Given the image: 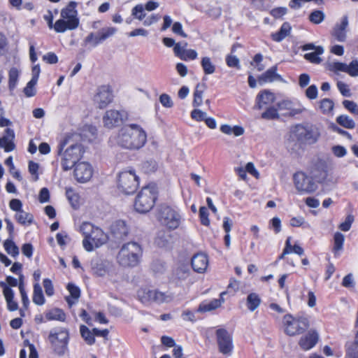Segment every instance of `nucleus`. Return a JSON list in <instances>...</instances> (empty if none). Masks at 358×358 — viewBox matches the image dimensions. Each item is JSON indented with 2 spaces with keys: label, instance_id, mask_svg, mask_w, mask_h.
<instances>
[{
  "label": "nucleus",
  "instance_id": "nucleus-1",
  "mask_svg": "<svg viewBox=\"0 0 358 358\" xmlns=\"http://www.w3.org/2000/svg\"><path fill=\"white\" fill-rule=\"evenodd\" d=\"M147 141L146 131L140 124L136 123L124 124L109 139L111 145L130 151L141 150L145 145Z\"/></svg>",
  "mask_w": 358,
  "mask_h": 358
},
{
  "label": "nucleus",
  "instance_id": "nucleus-2",
  "mask_svg": "<svg viewBox=\"0 0 358 358\" xmlns=\"http://www.w3.org/2000/svg\"><path fill=\"white\" fill-rule=\"evenodd\" d=\"M66 144L67 139H64L57 146V155L61 156V164L64 171H69L76 166L85 152L80 143L72 144L63 151Z\"/></svg>",
  "mask_w": 358,
  "mask_h": 358
},
{
  "label": "nucleus",
  "instance_id": "nucleus-3",
  "mask_svg": "<svg viewBox=\"0 0 358 358\" xmlns=\"http://www.w3.org/2000/svg\"><path fill=\"white\" fill-rule=\"evenodd\" d=\"M77 3L71 1L61 10V19L57 20L54 24V29L57 33H64L66 30L76 29L79 25Z\"/></svg>",
  "mask_w": 358,
  "mask_h": 358
},
{
  "label": "nucleus",
  "instance_id": "nucleus-4",
  "mask_svg": "<svg viewBox=\"0 0 358 358\" xmlns=\"http://www.w3.org/2000/svg\"><path fill=\"white\" fill-rule=\"evenodd\" d=\"M142 255L141 245L136 242H128L121 247L117 259L122 266L134 267L140 263Z\"/></svg>",
  "mask_w": 358,
  "mask_h": 358
},
{
  "label": "nucleus",
  "instance_id": "nucleus-5",
  "mask_svg": "<svg viewBox=\"0 0 358 358\" xmlns=\"http://www.w3.org/2000/svg\"><path fill=\"white\" fill-rule=\"evenodd\" d=\"M157 193V188L155 184H150L142 188L135 200L136 210L140 213L149 212L155 203Z\"/></svg>",
  "mask_w": 358,
  "mask_h": 358
},
{
  "label": "nucleus",
  "instance_id": "nucleus-6",
  "mask_svg": "<svg viewBox=\"0 0 358 358\" xmlns=\"http://www.w3.org/2000/svg\"><path fill=\"white\" fill-rule=\"evenodd\" d=\"M157 219L169 229H176L180 226L182 217L176 208L163 204L158 209Z\"/></svg>",
  "mask_w": 358,
  "mask_h": 358
},
{
  "label": "nucleus",
  "instance_id": "nucleus-7",
  "mask_svg": "<svg viewBox=\"0 0 358 358\" xmlns=\"http://www.w3.org/2000/svg\"><path fill=\"white\" fill-rule=\"evenodd\" d=\"M292 133L298 141L310 145L315 143L320 136L319 129L313 125L297 124Z\"/></svg>",
  "mask_w": 358,
  "mask_h": 358
},
{
  "label": "nucleus",
  "instance_id": "nucleus-8",
  "mask_svg": "<svg viewBox=\"0 0 358 358\" xmlns=\"http://www.w3.org/2000/svg\"><path fill=\"white\" fill-rule=\"evenodd\" d=\"M48 339L54 352L59 356L64 355L67 350L69 343V331L67 329L64 328L52 329Z\"/></svg>",
  "mask_w": 358,
  "mask_h": 358
},
{
  "label": "nucleus",
  "instance_id": "nucleus-9",
  "mask_svg": "<svg viewBox=\"0 0 358 358\" xmlns=\"http://www.w3.org/2000/svg\"><path fill=\"white\" fill-rule=\"evenodd\" d=\"M282 324L285 333L289 336L302 334L309 326L307 319L296 318L290 314L284 315Z\"/></svg>",
  "mask_w": 358,
  "mask_h": 358
},
{
  "label": "nucleus",
  "instance_id": "nucleus-10",
  "mask_svg": "<svg viewBox=\"0 0 358 358\" xmlns=\"http://www.w3.org/2000/svg\"><path fill=\"white\" fill-rule=\"evenodd\" d=\"M139 185L138 177L133 170L122 171L119 174L117 187L125 194L136 192Z\"/></svg>",
  "mask_w": 358,
  "mask_h": 358
},
{
  "label": "nucleus",
  "instance_id": "nucleus-11",
  "mask_svg": "<svg viewBox=\"0 0 358 358\" xmlns=\"http://www.w3.org/2000/svg\"><path fill=\"white\" fill-rule=\"evenodd\" d=\"M294 185L301 194H311L317 189V184L313 176L303 171H297L293 176Z\"/></svg>",
  "mask_w": 358,
  "mask_h": 358
},
{
  "label": "nucleus",
  "instance_id": "nucleus-12",
  "mask_svg": "<svg viewBox=\"0 0 358 358\" xmlns=\"http://www.w3.org/2000/svg\"><path fill=\"white\" fill-rule=\"evenodd\" d=\"M216 342L219 352L225 356H230L234 350L233 338L231 334L224 328L215 330Z\"/></svg>",
  "mask_w": 358,
  "mask_h": 358
},
{
  "label": "nucleus",
  "instance_id": "nucleus-13",
  "mask_svg": "<svg viewBox=\"0 0 358 358\" xmlns=\"http://www.w3.org/2000/svg\"><path fill=\"white\" fill-rule=\"evenodd\" d=\"M117 31V28L114 27H103L96 33H90L85 38L84 43L85 45L89 44L92 48H95L105 41L107 38L113 36Z\"/></svg>",
  "mask_w": 358,
  "mask_h": 358
},
{
  "label": "nucleus",
  "instance_id": "nucleus-14",
  "mask_svg": "<svg viewBox=\"0 0 358 358\" xmlns=\"http://www.w3.org/2000/svg\"><path fill=\"white\" fill-rule=\"evenodd\" d=\"M113 99V92L109 85H101L97 88L94 96V102L99 108H106Z\"/></svg>",
  "mask_w": 358,
  "mask_h": 358
},
{
  "label": "nucleus",
  "instance_id": "nucleus-15",
  "mask_svg": "<svg viewBox=\"0 0 358 358\" xmlns=\"http://www.w3.org/2000/svg\"><path fill=\"white\" fill-rule=\"evenodd\" d=\"M329 70L335 73L344 72L352 77L358 76V60L353 59L349 64L343 62H333L329 64Z\"/></svg>",
  "mask_w": 358,
  "mask_h": 358
},
{
  "label": "nucleus",
  "instance_id": "nucleus-16",
  "mask_svg": "<svg viewBox=\"0 0 358 358\" xmlns=\"http://www.w3.org/2000/svg\"><path fill=\"white\" fill-rule=\"evenodd\" d=\"M93 169L90 164L85 162H78L75 166L74 176L79 182H86L92 177Z\"/></svg>",
  "mask_w": 358,
  "mask_h": 358
},
{
  "label": "nucleus",
  "instance_id": "nucleus-17",
  "mask_svg": "<svg viewBox=\"0 0 358 358\" xmlns=\"http://www.w3.org/2000/svg\"><path fill=\"white\" fill-rule=\"evenodd\" d=\"M278 109L288 110L289 116L300 115L306 111V108L299 101H292L289 99L282 100L277 103Z\"/></svg>",
  "mask_w": 358,
  "mask_h": 358
},
{
  "label": "nucleus",
  "instance_id": "nucleus-18",
  "mask_svg": "<svg viewBox=\"0 0 358 358\" xmlns=\"http://www.w3.org/2000/svg\"><path fill=\"white\" fill-rule=\"evenodd\" d=\"M126 114L123 110H107L103 117L104 126L111 129L119 125L123 121Z\"/></svg>",
  "mask_w": 358,
  "mask_h": 358
},
{
  "label": "nucleus",
  "instance_id": "nucleus-19",
  "mask_svg": "<svg viewBox=\"0 0 358 358\" xmlns=\"http://www.w3.org/2000/svg\"><path fill=\"white\" fill-rule=\"evenodd\" d=\"M348 17H342L340 23H337L332 31V36L339 42H344L347 38V28L348 27Z\"/></svg>",
  "mask_w": 358,
  "mask_h": 358
},
{
  "label": "nucleus",
  "instance_id": "nucleus-20",
  "mask_svg": "<svg viewBox=\"0 0 358 358\" xmlns=\"http://www.w3.org/2000/svg\"><path fill=\"white\" fill-rule=\"evenodd\" d=\"M15 135L14 130L10 128H7L4 131V134L0 137V148L4 150L6 152L13 151L15 148L14 143Z\"/></svg>",
  "mask_w": 358,
  "mask_h": 358
},
{
  "label": "nucleus",
  "instance_id": "nucleus-21",
  "mask_svg": "<svg viewBox=\"0 0 358 358\" xmlns=\"http://www.w3.org/2000/svg\"><path fill=\"white\" fill-rule=\"evenodd\" d=\"M191 264L195 272L203 273L208 266V256L203 253H197L192 257Z\"/></svg>",
  "mask_w": 358,
  "mask_h": 358
},
{
  "label": "nucleus",
  "instance_id": "nucleus-22",
  "mask_svg": "<svg viewBox=\"0 0 358 358\" xmlns=\"http://www.w3.org/2000/svg\"><path fill=\"white\" fill-rule=\"evenodd\" d=\"M275 99V94L268 90L261 91L256 97L255 108L262 109L263 108L271 105Z\"/></svg>",
  "mask_w": 358,
  "mask_h": 358
},
{
  "label": "nucleus",
  "instance_id": "nucleus-23",
  "mask_svg": "<svg viewBox=\"0 0 358 358\" xmlns=\"http://www.w3.org/2000/svg\"><path fill=\"white\" fill-rule=\"evenodd\" d=\"M319 335L315 330H310L305 336H302L299 345L303 350H309L317 343Z\"/></svg>",
  "mask_w": 358,
  "mask_h": 358
},
{
  "label": "nucleus",
  "instance_id": "nucleus-24",
  "mask_svg": "<svg viewBox=\"0 0 358 358\" xmlns=\"http://www.w3.org/2000/svg\"><path fill=\"white\" fill-rule=\"evenodd\" d=\"M96 227H95L94 224L88 222H83L80 227V231L85 237L83 241V245L85 250L87 252H92L93 250V247H92L90 241H89V236Z\"/></svg>",
  "mask_w": 358,
  "mask_h": 358
},
{
  "label": "nucleus",
  "instance_id": "nucleus-25",
  "mask_svg": "<svg viewBox=\"0 0 358 358\" xmlns=\"http://www.w3.org/2000/svg\"><path fill=\"white\" fill-rule=\"evenodd\" d=\"M0 287L3 289V294L9 311H15L18 309V303L14 300V292L4 282H0Z\"/></svg>",
  "mask_w": 358,
  "mask_h": 358
},
{
  "label": "nucleus",
  "instance_id": "nucleus-26",
  "mask_svg": "<svg viewBox=\"0 0 358 358\" xmlns=\"http://www.w3.org/2000/svg\"><path fill=\"white\" fill-rule=\"evenodd\" d=\"M108 238L107 234H105L99 227H96L89 236V241H90L93 249L94 248H99L106 243L108 241Z\"/></svg>",
  "mask_w": 358,
  "mask_h": 358
},
{
  "label": "nucleus",
  "instance_id": "nucleus-27",
  "mask_svg": "<svg viewBox=\"0 0 358 358\" xmlns=\"http://www.w3.org/2000/svg\"><path fill=\"white\" fill-rule=\"evenodd\" d=\"M277 66L271 67L259 76V81L263 83H272L275 80L284 82V79L277 73Z\"/></svg>",
  "mask_w": 358,
  "mask_h": 358
},
{
  "label": "nucleus",
  "instance_id": "nucleus-28",
  "mask_svg": "<svg viewBox=\"0 0 358 358\" xmlns=\"http://www.w3.org/2000/svg\"><path fill=\"white\" fill-rule=\"evenodd\" d=\"M226 294V292H223L220 294V299H213L208 303H202L199 305L197 311L199 313H204L215 310L220 307L224 302L223 296Z\"/></svg>",
  "mask_w": 358,
  "mask_h": 358
},
{
  "label": "nucleus",
  "instance_id": "nucleus-29",
  "mask_svg": "<svg viewBox=\"0 0 358 358\" xmlns=\"http://www.w3.org/2000/svg\"><path fill=\"white\" fill-rule=\"evenodd\" d=\"M292 27L287 22H284L278 31L272 33L271 37L275 42H281L291 33Z\"/></svg>",
  "mask_w": 358,
  "mask_h": 358
},
{
  "label": "nucleus",
  "instance_id": "nucleus-30",
  "mask_svg": "<svg viewBox=\"0 0 358 358\" xmlns=\"http://www.w3.org/2000/svg\"><path fill=\"white\" fill-rule=\"evenodd\" d=\"M345 236L341 232H336L334 235V246L332 252L336 257L340 256L341 252L343 249Z\"/></svg>",
  "mask_w": 358,
  "mask_h": 358
},
{
  "label": "nucleus",
  "instance_id": "nucleus-31",
  "mask_svg": "<svg viewBox=\"0 0 358 358\" xmlns=\"http://www.w3.org/2000/svg\"><path fill=\"white\" fill-rule=\"evenodd\" d=\"M67 289L70 293V296H67L66 300L69 305L72 306L74 305L80 296V290L78 287L72 283H69L67 285Z\"/></svg>",
  "mask_w": 358,
  "mask_h": 358
},
{
  "label": "nucleus",
  "instance_id": "nucleus-32",
  "mask_svg": "<svg viewBox=\"0 0 358 358\" xmlns=\"http://www.w3.org/2000/svg\"><path fill=\"white\" fill-rule=\"evenodd\" d=\"M152 302L157 303H168L172 301L173 294L169 292H162L157 289H153Z\"/></svg>",
  "mask_w": 358,
  "mask_h": 358
},
{
  "label": "nucleus",
  "instance_id": "nucleus-33",
  "mask_svg": "<svg viewBox=\"0 0 358 358\" xmlns=\"http://www.w3.org/2000/svg\"><path fill=\"white\" fill-rule=\"evenodd\" d=\"M317 104L318 108L322 114L327 115H332L333 109L334 107V103L333 100L328 98H324L320 100Z\"/></svg>",
  "mask_w": 358,
  "mask_h": 358
},
{
  "label": "nucleus",
  "instance_id": "nucleus-34",
  "mask_svg": "<svg viewBox=\"0 0 358 358\" xmlns=\"http://www.w3.org/2000/svg\"><path fill=\"white\" fill-rule=\"evenodd\" d=\"M220 131L227 135H234L235 136H240L244 134V129L241 126L231 127L229 124H222L220 127Z\"/></svg>",
  "mask_w": 358,
  "mask_h": 358
},
{
  "label": "nucleus",
  "instance_id": "nucleus-35",
  "mask_svg": "<svg viewBox=\"0 0 358 358\" xmlns=\"http://www.w3.org/2000/svg\"><path fill=\"white\" fill-rule=\"evenodd\" d=\"M15 219L19 224L23 226H29L34 221L33 215L31 213L24 211L23 210L15 213Z\"/></svg>",
  "mask_w": 358,
  "mask_h": 358
},
{
  "label": "nucleus",
  "instance_id": "nucleus-36",
  "mask_svg": "<svg viewBox=\"0 0 358 358\" xmlns=\"http://www.w3.org/2000/svg\"><path fill=\"white\" fill-rule=\"evenodd\" d=\"M201 66L206 75L213 74L216 71V66L209 57H203L201 58Z\"/></svg>",
  "mask_w": 358,
  "mask_h": 358
},
{
  "label": "nucleus",
  "instance_id": "nucleus-37",
  "mask_svg": "<svg viewBox=\"0 0 358 358\" xmlns=\"http://www.w3.org/2000/svg\"><path fill=\"white\" fill-rule=\"evenodd\" d=\"M45 317L47 320H59V321H64L66 318L65 313L64 311L59 308H53L49 311H48Z\"/></svg>",
  "mask_w": 358,
  "mask_h": 358
},
{
  "label": "nucleus",
  "instance_id": "nucleus-38",
  "mask_svg": "<svg viewBox=\"0 0 358 358\" xmlns=\"http://www.w3.org/2000/svg\"><path fill=\"white\" fill-rule=\"evenodd\" d=\"M323 52L324 48L322 46H317L316 51L305 54L304 58L311 63L320 64L322 59L319 56L323 54Z\"/></svg>",
  "mask_w": 358,
  "mask_h": 358
},
{
  "label": "nucleus",
  "instance_id": "nucleus-39",
  "mask_svg": "<svg viewBox=\"0 0 358 358\" xmlns=\"http://www.w3.org/2000/svg\"><path fill=\"white\" fill-rule=\"evenodd\" d=\"M261 303V299L256 293H250L247 297V306L250 311L256 310Z\"/></svg>",
  "mask_w": 358,
  "mask_h": 358
},
{
  "label": "nucleus",
  "instance_id": "nucleus-40",
  "mask_svg": "<svg viewBox=\"0 0 358 358\" xmlns=\"http://www.w3.org/2000/svg\"><path fill=\"white\" fill-rule=\"evenodd\" d=\"M153 289L141 288L138 291V297L144 304L152 303Z\"/></svg>",
  "mask_w": 358,
  "mask_h": 358
},
{
  "label": "nucleus",
  "instance_id": "nucleus-41",
  "mask_svg": "<svg viewBox=\"0 0 358 358\" xmlns=\"http://www.w3.org/2000/svg\"><path fill=\"white\" fill-rule=\"evenodd\" d=\"M33 302L39 306L45 303L42 288L38 283L34 285Z\"/></svg>",
  "mask_w": 358,
  "mask_h": 358
},
{
  "label": "nucleus",
  "instance_id": "nucleus-42",
  "mask_svg": "<svg viewBox=\"0 0 358 358\" xmlns=\"http://www.w3.org/2000/svg\"><path fill=\"white\" fill-rule=\"evenodd\" d=\"M336 122L339 125H341L346 129H352L355 127V121L352 118H350L349 116L345 115H341L338 116L336 117Z\"/></svg>",
  "mask_w": 358,
  "mask_h": 358
},
{
  "label": "nucleus",
  "instance_id": "nucleus-43",
  "mask_svg": "<svg viewBox=\"0 0 358 358\" xmlns=\"http://www.w3.org/2000/svg\"><path fill=\"white\" fill-rule=\"evenodd\" d=\"M19 78L18 70L13 67L11 68L8 73V87L10 91L14 90L16 87Z\"/></svg>",
  "mask_w": 358,
  "mask_h": 358
},
{
  "label": "nucleus",
  "instance_id": "nucleus-44",
  "mask_svg": "<svg viewBox=\"0 0 358 358\" xmlns=\"http://www.w3.org/2000/svg\"><path fill=\"white\" fill-rule=\"evenodd\" d=\"M169 239V233L162 231L157 234L155 240V243L160 248H165L168 245Z\"/></svg>",
  "mask_w": 358,
  "mask_h": 358
},
{
  "label": "nucleus",
  "instance_id": "nucleus-45",
  "mask_svg": "<svg viewBox=\"0 0 358 358\" xmlns=\"http://www.w3.org/2000/svg\"><path fill=\"white\" fill-rule=\"evenodd\" d=\"M3 247L8 254L13 257H16L19 255V248L12 240V238L7 239L3 243Z\"/></svg>",
  "mask_w": 358,
  "mask_h": 358
},
{
  "label": "nucleus",
  "instance_id": "nucleus-46",
  "mask_svg": "<svg viewBox=\"0 0 358 358\" xmlns=\"http://www.w3.org/2000/svg\"><path fill=\"white\" fill-rule=\"evenodd\" d=\"M80 331L82 337L88 345H93L95 343V338L93 334L86 326L81 325Z\"/></svg>",
  "mask_w": 358,
  "mask_h": 358
},
{
  "label": "nucleus",
  "instance_id": "nucleus-47",
  "mask_svg": "<svg viewBox=\"0 0 358 358\" xmlns=\"http://www.w3.org/2000/svg\"><path fill=\"white\" fill-rule=\"evenodd\" d=\"M313 178L316 183H323L327 178V171L324 167L317 168L312 172Z\"/></svg>",
  "mask_w": 358,
  "mask_h": 358
},
{
  "label": "nucleus",
  "instance_id": "nucleus-48",
  "mask_svg": "<svg viewBox=\"0 0 358 358\" xmlns=\"http://www.w3.org/2000/svg\"><path fill=\"white\" fill-rule=\"evenodd\" d=\"M66 196L73 208H77L79 206V195L72 188H67Z\"/></svg>",
  "mask_w": 358,
  "mask_h": 358
},
{
  "label": "nucleus",
  "instance_id": "nucleus-49",
  "mask_svg": "<svg viewBox=\"0 0 358 358\" xmlns=\"http://www.w3.org/2000/svg\"><path fill=\"white\" fill-rule=\"evenodd\" d=\"M290 225L294 227H302L303 229H310V225L305 221L303 217H294L290 220Z\"/></svg>",
  "mask_w": 358,
  "mask_h": 358
},
{
  "label": "nucleus",
  "instance_id": "nucleus-50",
  "mask_svg": "<svg viewBox=\"0 0 358 358\" xmlns=\"http://www.w3.org/2000/svg\"><path fill=\"white\" fill-rule=\"evenodd\" d=\"M143 4H137L131 10V15L138 20H142L145 17Z\"/></svg>",
  "mask_w": 358,
  "mask_h": 358
},
{
  "label": "nucleus",
  "instance_id": "nucleus-51",
  "mask_svg": "<svg viewBox=\"0 0 358 358\" xmlns=\"http://www.w3.org/2000/svg\"><path fill=\"white\" fill-rule=\"evenodd\" d=\"M324 13L321 10H314L309 15V20L311 22L318 24L324 19Z\"/></svg>",
  "mask_w": 358,
  "mask_h": 358
},
{
  "label": "nucleus",
  "instance_id": "nucleus-52",
  "mask_svg": "<svg viewBox=\"0 0 358 358\" xmlns=\"http://www.w3.org/2000/svg\"><path fill=\"white\" fill-rule=\"evenodd\" d=\"M262 117L265 120H275L279 117L278 109L275 107H268L266 111L262 114Z\"/></svg>",
  "mask_w": 358,
  "mask_h": 358
},
{
  "label": "nucleus",
  "instance_id": "nucleus-53",
  "mask_svg": "<svg viewBox=\"0 0 358 358\" xmlns=\"http://www.w3.org/2000/svg\"><path fill=\"white\" fill-rule=\"evenodd\" d=\"M37 82L31 80L27 83L26 87L24 88L23 92L27 97H32L35 96L36 90L35 86Z\"/></svg>",
  "mask_w": 358,
  "mask_h": 358
},
{
  "label": "nucleus",
  "instance_id": "nucleus-54",
  "mask_svg": "<svg viewBox=\"0 0 358 358\" xmlns=\"http://www.w3.org/2000/svg\"><path fill=\"white\" fill-rule=\"evenodd\" d=\"M347 356L349 358H358V343L356 338L355 342L348 348Z\"/></svg>",
  "mask_w": 358,
  "mask_h": 358
},
{
  "label": "nucleus",
  "instance_id": "nucleus-55",
  "mask_svg": "<svg viewBox=\"0 0 358 358\" xmlns=\"http://www.w3.org/2000/svg\"><path fill=\"white\" fill-rule=\"evenodd\" d=\"M353 222L354 216L352 215H348L345 220L339 224L338 228L343 231H348L350 229Z\"/></svg>",
  "mask_w": 358,
  "mask_h": 358
},
{
  "label": "nucleus",
  "instance_id": "nucleus-56",
  "mask_svg": "<svg viewBox=\"0 0 358 358\" xmlns=\"http://www.w3.org/2000/svg\"><path fill=\"white\" fill-rule=\"evenodd\" d=\"M199 217L201 223L204 226H208L210 220L208 219V210L205 206H201L199 209Z\"/></svg>",
  "mask_w": 358,
  "mask_h": 358
},
{
  "label": "nucleus",
  "instance_id": "nucleus-57",
  "mask_svg": "<svg viewBox=\"0 0 358 358\" xmlns=\"http://www.w3.org/2000/svg\"><path fill=\"white\" fill-rule=\"evenodd\" d=\"M198 54L196 50L192 49H185L182 55H181L182 60H194L197 58Z\"/></svg>",
  "mask_w": 358,
  "mask_h": 358
},
{
  "label": "nucleus",
  "instance_id": "nucleus-58",
  "mask_svg": "<svg viewBox=\"0 0 358 358\" xmlns=\"http://www.w3.org/2000/svg\"><path fill=\"white\" fill-rule=\"evenodd\" d=\"M189 274V270L187 266H182L177 268L176 275L179 280H185Z\"/></svg>",
  "mask_w": 358,
  "mask_h": 358
},
{
  "label": "nucleus",
  "instance_id": "nucleus-59",
  "mask_svg": "<svg viewBox=\"0 0 358 358\" xmlns=\"http://www.w3.org/2000/svg\"><path fill=\"white\" fill-rule=\"evenodd\" d=\"M226 63L229 67H235L238 69L241 68L240 61L235 55H227L226 57Z\"/></svg>",
  "mask_w": 358,
  "mask_h": 358
},
{
  "label": "nucleus",
  "instance_id": "nucleus-60",
  "mask_svg": "<svg viewBox=\"0 0 358 358\" xmlns=\"http://www.w3.org/2000/svg\"><path fill=\"white\" fill-rule=\"evenodd\" d=\"M318 90L315 85H310L306 90V96L308 99L313 100L317 97Z\"/></svg>",
  "mask_w": 358,
  "mask_h": 358
},
{
  "label": "nucleus",
  "instance_id": "nucleus-61",
  "mask_svg": "<svg viewBox=\"0 0 358 358\" xmlns=\"http://www.w3.org/2000/svg\"><path fill=\"white\" fill-rule=\"evenodd\" d=\"M206 116V113L199 109H194L191 112V117L197 122L203 121Z\"/></svg>",
  "mask_w": 358,
  "mask_h": 358
},
{
  "label": "nucleus",
  "instance_id": "nucleus-62",
  "mask_svg": "<svg viewBox=\"0 0 358 358\" xmlns=\"http://www.w3.org/2000/svg\"><path fill=\"white\" fill-rule=\"evenodd\" d=\"M333 154L337 157H343L347 155V150L342 145H334L331 148Z\"/></svg>",
  "mask_w": 358,
  "mask_h": 358
},
{
  "label": "nucleus",
  "instance_id": "nucleus-63",
  "mask_svg": "<svg viewBox=\"0 0 358 358\" xmlns=\"http://www.w3.org/2000/svg\"><path fill=\"white\" fill-rule=\"evenodd\" d=\"M343 106L354 114L358 115V106L352 101L345 100L343 102Z\"/></svg>",
  "mask_w": 358,
  "mask_h": 358
},
{
  "label": "nucleus",
  "instance_id": "nucleus-64",
  "mask_svg": "<svg viewBox=\"0 0 358 358\" xmlns=\"http://www.w3.org/2000/svg\"><path fill=\"white\" fill-rule=\"evenodd\" d=\"M9 207L10 208L16 212L18 213L22 209V203L20 199H13L9 202Z\"/></svg>",
  "mask_w": 358,
  "mask_h": 358
}]
</instances>
